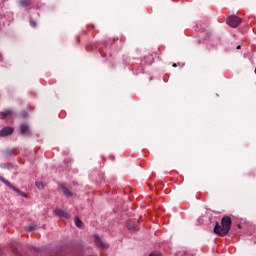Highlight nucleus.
Returning <instances> with one entry per match:
<instances>
[{
	"label": "nucleus",
	"instance_id": "11",
	"mask_svg": "<svg viewBox=\"0 0 256 256\" xmlns=\"http://www.w3.org/2000/svg\"><path fill=\"white\" fill-rule=\"evenodd\" d=\"M20 5L22 7H29V0H21Z\"/></svg>",
	"mask_w": 256,
	"mask_h": 256
},
{
	"label": "nucleus",
	"instance_id": "15",
	"mask_svg": "<svg viewBox=\"0 0 256 256\" xmlns=\"http://www.w3.org/2000/svg\"><path fill=\"white\" fill-rule=\"evenodd\" d=\"M20 116L25 119V117H27V112L26 111H23L20 113Z\"/></svg>",
	"mask_w": 256,
	"mask_h": 256
},
{
	"label": "nucleus",
	"instance_id": "17",
	"mask_svg": "<svg viewBox=\"0 0 256 256\" xmlns=\"http://www.w3.org/2000/svg\"><path fill=\"white\" fill-rule=\"evenodd\" d=\"M28 231H35V226H29Z\"/></svg>",
	"mask_w": 256,
	"mask_h": 256
},
{
	"label": "nucleus",
	"instance_id": "12",
	"mask_svg": "<svg viewBox=\"0 0 256 256\" xmlns=\"http://www.w3.org/2000/svg\"><path fill=\"white\" fill-rule=\"evenodd\" d=\"M37 189H45V184L43 182H36Z\"/></svg>",
	"mask_w": 256,
	"mask_h": 256
},
{
	"label": "nucleus",
	"instance_id": "7",
	"mask_svg": "<svg viewBox=\"0 0 256 256\" xmlns=\"http://www.w3.org/2000/svg\"><path fill=\"white\" fill-rule=\"evenodd\" d=\"M20 135H31V130L29 128V125L27 124H21L19 126Z\"/></svg>",
	"mask_w": 256,
	"mask_h": 256
},
{
	"label": "nucleus",
	"instance_id": "9",
	"mask_svg": "<svg viewBox=\"0 0 256 256\" xmlns=\"http://www.w3.org/2000/svg\"><path fill=\"white\" fill-rule=\"evenodd\" d=\"M10 115H13V111L5 110L0 113V119H7V117H10Z\"/></svg>",
	"mask_w": 256,
	"mask_h": 256
},
{
	"label": "nucleus",
	"instance_id": "1",
	"mask_svg": "<svg viewBox=\"0 0 256 256\" xmlns=\"http://www.w3.org/2000/svg\"><path fill=\"white\" fill-rule=\"evenodd\" d=\"M231 217L224 216L221 220V225L219 222H216V225L214 227V233L218 235L219 237H225L231 231V225H232Z\"/></svg>",
	"mask_w": 256,
	"mask_h": 256
},
{
	"label": "nucleus",
	"instance_id": "18",
	"mask_svg": "<svg viewBox=\"0 0 256 256\" xmlns=\"http://www.w3.org/2000/svg\"><path fill=\"white\" fill-rule=\"evenodd\" d=\"M1 251H3V248H1V246H0V253H1Z\"/></svg>",
	"mask_w": 256,
	"mask_h": 256
},
{
	"label": "nucleus",
	"instance_id": "13",
	"mask_svg": "<svg viewBox=\"0 0 256 256\" xmlns=\"http://www.w3.org/2000/svg\"><path fill=\"white\" fill-rule=\"evenodd\" d=\"M147 65H151V63H153V55H150L148 57V60L146 61Z\"/></svg>",
	"mask_w": 256,
	"mask_h": 256
},
{
	"label": "nucleus",
	"instance_id": "2",
	"mask_svg": "<svg viewBox=\"0 0 256 256\" xmlns=\"http://www.w3.org/2000/svg\"><path fill=\"white\" fill-rule=\"evenodd\" d=\"M0 181L2 183H4V185H7V187H9V189H12V191H15V193H17L18 195H20L21 197H25L27 198V194L21 190H19L18 188H15V186H13L11 184V182H9L8 180H6L5 178L0 176Z\"/></svg>",
	"mask_w": 256,
	"mask_h": 256
},
{
	"label": "nucleus",
	"instance_id": "10",
	"mask_svg": "<svg viewBox=\"0 0 256 256\" xmlns=\"http://www.w3.org/2000/svg\"><path fill=\"white\" fill-rule=\"evenodd\" d=\"M74 221H75L76 227H78L79 229H81V227H83V221H81V219H79V217H75Z\"/></svg>",
	"mask_w": 256,
	"mask_h": 256
},
{
	"label": "nucleus",
	"instance_id": "14",
	"mask_svg": "<svg viewBox=\"0 0 256 256\" xmlns=\"http://www.w3.org/2000/svg\"><path fill=\"white\" fill-rule=\"evenodd\" d=\"M30 25L31 27H37V22L33 19H30Z\"/></svg>",
	"mask_w": 256,
	"mask_h": 256
},
{
	"label": "nucleus",
	"instance_id": "16",
	"mask_svg": "<svg viewBox=\"0 0 256 256\" xmlns=\"http://www.w3.org/2000/svg\"><path fill=\"white\" fill-rule=\"evenodd\" d=\"M149 256H160L159 252H153Z\"/></svg>",
	"mask_w": 256,
	"mask_h": 256
},
{
	"label": "nucleus",
	"instance_id": "3",
	"mask_svg": "<svg viewBox=\"0 0 256 256\" xmlns=\"http://www.w3.org/2000/svg\"><path fill=\"white\" fill-rule=\"evenodd\" d=\"M227 23L230 27H239V25H241V18L236 15H232L227 18Z\"/></svg>",
	"mask_w": 256,
	"mask_h": 256
},
{
	"label": "nucleus",
	"instance_id": "8",
	"mask_svg": "<svg viewBox=\"0 0 256 256\" xmlns=\"http://www.w3.org/2000/svg\"><path fill=\"white\" fill-rule=\"evenodd\" d=\"M54 214L57 216V217H64V219H69V213L65 212L64 210L62 209H55L54 210Z\"/></svg>",
	"mask_w": 256,
	"mask_h": 256
},
{
	"label": "nucleus",
	"instance_id": "5",
	"mask_svg": "<svg viewBox=\"0 0 256 256\" xmlns=\"http://www.w3.org/2000/svg\"><path fill=\"white\" fill-rule=\"evenodd\" d=\"M13 134V127L6 126L0 130V137H7Z\"/></svg>",
	"mask_w": 256,
	"mask_h": 256
},
{
	"label": "nucleus",
	"instance_id": "4",
	"mask_svg": "<svg viewBox=\"0 0 256 256\" xmlns=\"http://www.w3.org/2000/svg\"><path fill=\"white\" fill-rule=\"evenodd\" d=\"M94 243L98 249H107L109 247V244L103 242V240H101L97 235L94 236Z\"/></svg>",
	"mask_w": 256,
	"mask_h": 256
},
{
	"label": "nucleus",
	"instance_id": "19",
	"mask_svg": "<svg viewBox=\"0 0 256 256\" xmlns=\"http://www.w3.org/2000/svg\"><path fill=\"white\" fill-rule=\"evenodd\" d=\"M237 49H241V46H237Z\"/></svg>",
	"mask_w": 256,
	"mask_h": 256
},
{
	"label": "nucleus",
	"instance_id": "6",
	"mask_svg": "<svg viewBox=\"0 0 256 256\" xmlns=\"http://www.w3.org/2000/svg\"><path fill=\"white\" fill-rule=\"evenodd\" d=\"M58 190L60 191V193H63L65 197H73V192L67 189V187H65V185L63 184H60L58 186Z\"/></svg>",
	"mask_w": 256,
	"mask_h": 256
}]
</instances>
